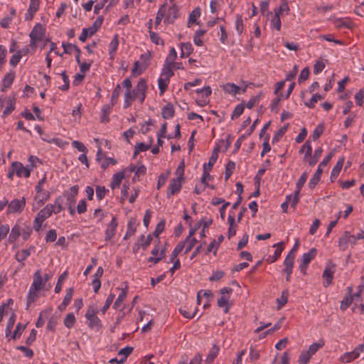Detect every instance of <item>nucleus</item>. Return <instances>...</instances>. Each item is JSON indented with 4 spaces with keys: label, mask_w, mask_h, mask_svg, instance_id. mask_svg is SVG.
<instances>
[{
    "label": "nucleus",
    "mask_w": 364,
    "mask_h": 364,
    "mask_svg": "<svg viewBox=\"0 0 364 364\" xmlns=\"http://www.w3.org/2000/svg\"><path fill=\"white\" fill-rule=\"evenodd\" d=\"M323 277L325 279V281L323 282V286L325 287H328L332 283V280L333 278V271H332L329 268H326L323 272Z\"/></svg>",
    "instance_id": "27"
},
{
    "label": "nucleus",
    "mask_w": 364,
    "mask_h": 364,
    "mask_svg": "<svg viewBox=\"0 0 364 364\" xmlns=\"http://www.w3.org/2000/svg\"><path fill=\"white\" fill-rule=\"evenodd\" d=\"M117 227V222L115 217L112 218V221L108 224L105 231V240H109L115 234V230Z\"/></svg>",
    "instance_id": "15"
},
{
    "label": "nucleus",
    "mask_w": 364,
    "mask_h": 364,
    "mask_svg": "<svg viewBox=\"0 0 364 364\" xmlns=\"http://www.w3.org/2000/svg\"><path fill=\"white\" fill-rule=\"evenodd\" d=\"M111 106L108 105H105L103 106L102 112V114L101 117V122L103 123H107L109 122V114L110 112Z\"/></svg>",
    "instance_id": "41"
},
{
    "label": "nucleus",
    "mask_w": 364,
    "mask_h": 364,
    "mask_svg": "<svg viewBox=\"0 0 364 364\" xmlns=\"http://www.w3.org/2000/svg\"><path fill=\"white\" fill-rule=\"evenodd\" d=\"M322 151L323 150L321 147H318L315 150L314 156L311 157V159L309 161V164L310 166H314L317 163L318 159L320 158L322 154Z\"/></svg>",
    "instance_id": "39"
},
{
    "label": "nucleus",
    "mask_w": 364,
    "mask_h": 364,
    "mask_svg": "<svg viewBox=\"0 0 364 364\" xmlns=\"http://www.w3.org/2000/svg\"><path fill=\"white\" fill-rule=\"evenodd\" d=\"M324 346V341L320 340L317 343H312L309 347L308 350H306L311 356L315 354L319 348Z\"/></svg>",
    "instance_id": "36"
},
{
    "label": "nucleus",
    "mask_w": 364,
    "mask_h": 364,
    "mask_svg": "<svg viewBox=\"0 0 364 364\" xmlns=\"http://www.w3.org/2000/svg\"><path fill=\"white\" fill-rule=\"evenodd\" d=\"M235 168V162L230 161L225 166V180L228 181Z\"/></svg>",
    "instance_id": "38"
},
{
    "label": "nucleus",
    "mask_w": 364,
    "mask_h": 364,
    "mask_svg": "<svg viewBox=\"0 0 364 364\" xmlns=\"http://www.w3.org/2000/svg\"><path fill=\"white\" fill-rule=\"evenodd\" d=\"M127 290L123 289L122 291V292L119 294V295L118 296L117 300L114 303V305H113L114 309H117L120 306L122 301L127 297Z\"/></svg>",
    "instance_id": "40"
},
{
    "label": "nucleus",
    "mask_w": 364,
    "mask_h": 364,
    "mask_svg": "<svg viewBox=\"0 0 364 364\" xmlns=\"http://www.w3.org/2000/svg\"><path fill=\"white\" fill-rule=\"evenodd\" d=\"M181 57H188L193 52V48L191 43H182L181 44Z\"/></svg>",
    "instance_id": "29"
},
{
    "label": "nucleus",
    "mask_w": 364,
    "mask_h": 364,
    "mask_svg": "<svg viewBox=\"0 0 364 364\" xmlns=\"http://www.w3.org/2000/svg\"><path fill=\"white\" fill-rule=\"evenodd\" d=\"M114 297H115V295L114 294H109V296H107V298L106 299L105 304L101 310L102 314H105L107 311V310L109 308L110 305L112 304V303L114 301Z\"/></svg>",
    "instance_id": "55"
},
{
    "label": "nucleus",
    "mask_w": 364,
    "mask_h": 364,
    "mask_svg": "<svg viewBox=\"0 0 364 364\" xmlns=\"http://www.w3.org/2000/svg\"><path fill=\"white\" fill-rule=\"evenodd\" d=\"M39 8V0H31L29 8L27 13L25 14V19L26 21L31 20L34 16V14L38 10Z\"/></svg>",
    "instance_id": "14"
},
{
    "label": "nucleus",
    "mask_w": 364,
    "mask_h": 364,
    "mask_svg": "<svg viewBox=\"0 0 364 364\" xmlns=\"http://www.w3.org/2000/svg\"><path fill=\"white\" fill-rule=\"evenodd\" d=\"M148 67V63H141L136 61L134 63V66L132 69V74L134 77H136L141 75Z\"/></svg>",
    "instance_id": "17"
},
{
    "label": "nucleus",
    "mask_w": 364,
    "mask_h": 364,
    "mask_svg": "<svg viewBox=\"0 0 364 364\" xmlns=\"http://www.w3.org/2000/svg\"><path fill=\"white\" fill-rule=\"evenodd\" d=\"M124 177V170H122L121 171L114 174L112 177V182L110 183V187L112 190L119 186L122 179Z\"/></svg>",
    "instance_id": "19"
},
{
    "label": "nucleus",
    "mask_w": 364,
    "mask_h": 364,
    "mask_svg": "<svg viewBox=\"0 0 364 364\" xmlns=\"http://www.w3.org/2000/svg\"><path fill=\"white\" fill-rule=\"evenodd\" d=\"M353 302V296L352 295L346 296L341 302V309L344 311L347 308L349 307V306Z\"/></svg>",
    "instance_id": "50"
},
{
    "label": "nucleus",
    "mask_w": 364,
    "mask_h": 364,
    "mask_svg": "<svg viewBox=\"0 0 364 364\" xmlns=\"http://www.w3.org/2000/svg\"><path fill=\"white\" fill-rule=\"evenodd\" d=\"M240 89V88L234 83H227L225 85H224L225 91L232 95H235L237 92H238Z\"/></svg>",
    "instance_id": "42"
},
{
    "label": "nucleus",
    "mask_w": 364,
    "mask_h": 364,
    "mask_svg": "<svg viewBox=\"0 0 364 364\" xmlns=\"http://www.w3.org/2000/svg\"><path fill=\"white\" fill-rule=\"evenodd\" d=\"M15 77V75L14 73H9L6 74L3 79V84L1 87V91L4 92L6 88H9L12 85L14 80Z\"/></svg>",
    "instance_id": "23"
},
{
    "label": "nucleus",
    "mask_w": 364,
    "mask_h": 364,
    "mask_svg": "<svg viewBox=\"0 0 364 364\" xmlns=\"http://www.w3.org/2000/svg\"><path fill=\"white\" fill-rule=\"evenodd\" d=\"M120 90H121V87H120V85L118 84L116 86V87L114 88V90H113L112 94L111 101H112V105H114L116 103V102L117 101L119 94H120Z\"/></svg>",
    "instance_id": "59"
},
{
    "label": "nucleus",
    "mask_w": 364,
    "mask_h": 364,
    "mask_svg": "<svg viewBox=\"0 0 364 364\" xmlns=\"http://www.w3.org/2000/svg\"><path fill=\"white\" fill-rule=\"evenodd\" d=\"M147 88L146 82L144 79H140L137 83L135 89L133 90H127V92L129 93V98L133 102L137 97L140 95L141 92H146Z\"/></svg>",
    "instance_id": "10"
},
{
    "label": "nucleus",
    "mask_w": 364,
    "mask_h": 364,
    "mask_svg": "<svg viewBox=\"0 0 364 364\" xmlns=\"http://www.w3.org/2000/svg\"><path fill=\"white\" fill-rule=\"evenodd\" d=\"M349 243L355 245L356 244L355 237L350 235L348 231H345L338 240V247L343 251L348 248Z\"/></svg>",
    "instance_id": "4"
},
{
    "label": "nucleus",
    "mask_w": 364,
    "mask_h": 364,
    "mask_svg": "<svg viewBox=\"0 0 364 364\" xmlns=\"http://www.w3.org/2000/svg\"><path fill=\"white\" fill-rule=\"evenodd\" d=\"M133 351V348L132 347H130V346H127L122 349H121L118 354L119 355H123L124 357L122 358H121L120 360H119V364H122L123 363L125 362V360H127V358L132 353Z\"/></svg>",
    "instance_id": "35"
},
{
    "label": "nucleus",
    "mask_w": 364,
    "mask_h": 364,
    "mask_svg": "<svg viewBox=\"0 0 364 364\" xmlns=\"http://www.w3.org/2000/svg\"><path fill=\"white\" fill-rule=\"evenodd\" d=\"M323 173L322 168L321 167H318L316 173L313 176V177L311 178L309 183V187L311 189H313L315 188V186L317 185L318 181H320L321 176Z\"/></svg>",
    "instance_id": "25"
},
{
    "label": "nucleus",
    "mask_w": 364,
    "mask_h": 364,
    "mask_svg": "<svg viewBox=\"0 0 364 364\" xmlns=\"http://www.w3.org/2000/svg\"><path fill=\"white\" fill-rule=\"evenodd\" d=\"M220 350V347L218 345H213L211 348L208 355H207L205 362L207 364H210L213 362L214 359L217 357Z\"/></svg>",
    "instance_id": "26"
},
{
    "label": "nucleus",
    "mask_w": 364,
    "mask_h": 364,
    "mask_svg": "<svg viewBox=\"0 0 364 364\" xmlns=\"http://www.w3.org/2000/svg\"><path fill=\"white\" fill-rule=\"evenodd\" d=\"M288 301L287 292L282 291V296L279 299H277V302L278 304L277 309H280L282 306H284Z\"/></svg>",
    "instance_id": "54"
},
{
    "label": "nucleus",
    "mask_w": 364,
    "mask_h": 364,
    "mask_svg": "<svg viewBox=\"0 0 364 364\" xmlns=\"http://www.w3.org/2000/svg\"><path fill=\"white\" fill-rule=\"evenodd\" d=\"M45 32L46 29L41 23H37L33 28V30L29 34L31 38L30 46L33 48L35 49L37 48V43L43 39V36H45Z\"/></svg>",
    "instance_id": "2"
},
{
    "label": "nucleus",
    "mask_w": 364,
    "mask_h": 364,
    "mask_svg": "<svg viewBox=\"0 0 364 364\" xmlns=\"http://www.w3.org/2000/svg\"><path fill=\"white\" fill-rule=\"evenodd\" d=\"M26 205V199H14L9 203H8V213H21Z\"/></svg>",
    "instance_id": "6"
},
{
    "label": "nucleus",
    "mask_w": 364,
    "mask_h": 364,
    "mask_svg": "<svg viewBox=\"0 0 364 364\" xmlns=\"http://www.w3.org/2000/svg\"><path fill=\"white\" fill-rule=\"evenodd\" d=\"M343 164H344V158H341L338 161L337 164L333 168L331 173V176H330L331 181H333L337 178V176H338V174L343 166Z\"/></svg>",
    "instance_id": "21"
},
{
    "label": "nucleus",
    "mask_w": 364,
    "mask_h": 364,
    "mask_svg": "<svg viewBox=\"0 0 364 364\" xmlns=\"http://www.w3.org/2000/svg\"><path fill=\"white\" fill-rule=\"evenodd\" d=\"M364 350V344L358 346L353 351L344 353L340 360L342 363H348L357 358Z\"/></svg>",
    "instance_id": "3"
},
{
    "label": "nucleus",
    "mask_w": 364,
    "mask_h": 364,
    "mask_svg": "<svg viewBox=\"0 0 364 364\" xmlns=\"http://www.w3.org/2000/svg\"><path fill=\"white\" fill-rule=\"evenodd\" d=\"M150 38L151 41L155 44H164V41L161 40L159 36L156 33L153 32L152 31H149Z\"/></svg>",
    "instance_id": "63"
},
{
    "label": "nucleus",
    "mask_w": 364,
    "mask_h": 364,
    "mask_svg": "<svg viewBox=\"0 0 364 364\" xmlns=\"http://www.w3.org/2000/svg\"><path fill=\"white\" fill-rule=\"evenodd\" d=\"M22 57L21 51H18L16 54L13 55L10 59V65L15 67L20 61Z\"/></svg>",
    "instance_id": "62"
},
{
    "label": "nucleus",
    "mask_w": 364,
    "mask_h": 364,
    "mask_svg": "<svg viewBox=\"0 0 364 364\" xmlns=\"http://www.w3.org/2000/svg\"><path fill=\"white\" fill-rule=\"evenodd\" d=\"M53 211H55L54 205L52 204L47 205L38 212L34 222L43 223L52 215Z\"/></svg>",
    "instance_id": "11"
},
{
    "label": "nucleus",
    "mask_w": 364,
    "mask_h": 364,
    "mask_svg": "<svg viewBox=\"0 0 364 364\" xmlns=\"http://www.w3.org/2000/svg\"><path fill=\"white\" fill-rule=\"evenodd\" d=\"M4 100L0 99V106L3 107ZM5 101L6 102L7 106L4 111L3 112L4 115H8L11 113V112L15 109V104L11 98H6Z\"/></svg>",
    "instance_id": "22"
},
{
    "label": "nucleus",
    "mask_w": 364,
    "mask_h": 364,
    "mask_svg": "<svg viewBox=\"0 0 364 364\" xmlns=\"http://www.w3.org/2000/svg\"><path fill=\"white\" fill-rule=\"evenodd\" d=\"M21 235V229L18 225L12 228L11 233L9 237V241L12 243L15 242Z\"/></svg>",
    "instance_id": "33"
},
{
    "label": "nucleus",
    "mask_w": 364,
    "mask_h": 364,
    "mask_svg": "<svg viewBox=\"0 0 364 364\" xmlns=\"http://www.w3.org/2000/svg\"><path fill=\"white\" fill-rule=\"evenodd\" d=\"M200 16L199 9H194L190 14L188 18V26L191 23H196L197 18Z\"/></svg>",
    "instance_id": "61"
},
{
    "label": "nucleus",
    "mask_w": 364,
    "mask_h": 364,
    "mask_svg": "<svg viewBox=\"0 0 364 364\" xmlns=\"http://www.w3.org/2000/svg\"><path fill=\"white\" fill-rule=\"evenodd\" d=\"M75 322V317L73 313L68 314L64 319V325L70 328Z\"/></svg>",
    "instance_id": "45"
},
{
    "label": "nucleus",
    "mask_w": 364,
    "mask_h": 364,
    "mask_svg": "<svg viewBox=\"0 0 364 364\" xmlns=\"http://www.w3.org/2000/svg\"><path fill=\"white\" fill-rule=\"evenodd\" d=\"M307 177H308L307 173H306V172L304 173L300 176L299 179L298 180V181L296 183V190L294 191V198H293L292 202H291V207L294 208H295V206L296 205V204L299 202L300 191H301V188L303 187L304 184L306 183Z\"/></svg>",
    "instance_id": "8"
},
{
    "label": "nucleus",
    "mask_w": 364,
    "mask_h": 364,
    "mask_svg": "<svg viewBox=\"0 0 364 364\" xmlns=\"http://www.w3.org/2000/svg\"><path fill=\"white\" fill-rule=\"evenodd\" d=\"M11 166L15 173L18 177L23 176L24 177L28 178L30 176L31 168H30L29 166L25 167L21 162L14 161L11 164Z\"/></svg>",
    "instance_id": "7"
},
{
    "label": "nucleus",
    "mask_w": 364,
    "mask_h": 364,
    "mask_svg": "<svg viewBox=\"0 0 364 364\" xmlns=\"http://www.w3.org/2000/svg\"><path fill=\"white\" fill-rule=\"evenodd\" d=\"M311 357V355L306 350L301 351L299 358V364H306Z\"/></svg>",
    "instance_id": "49"
},
{
    "label": "nucleus",
    "mask_w": 364,
    "mask_h": 364,
    "mask_svg": "<svg viewBox=\"0 0 364 364\" xmlns=\"http://www.w3.org/2000/svg\"><path fill=\"white\" fill-rule=\"evenodd\" d=\"M316 248H311L309 252L304 253L302 255L301 257V262L304 263L309 264L311 261L315 258L316 255Z\"/></svg>",
    "instance_id": "30"
},
{
    "label": "nucleus",
    "mask_w": 364,
    "mask_h": 364,
    "mask_svg": "<svg viewBox=\"0 0 364 364\" xmlns=\"http://www.w3.org/2000/svg\"><path fill=\"white\" fill-rule=\"evenodd\" d=\"M184 248V243L179 242L175 249L173 250L171 255V262H173L174 259L177 257L178 254L183 250Z\"/></svg>",
    "instance_id": "43"
},
{
    "label": "nucleus",
    "mask_w": 364,
    "mask_h": 364,
    "mask_svg": "<svg viewBox=\"0 0 364 364\" xmlns=\"http://www.w3.org/2000/svg\"><path fill=\"white\" fill-rule=\"evenodd\" d=\"M294 256L287 255L284 262V265L285 266L284 269H292L294 264Z\"/></svg>",
    "instance_id": "51"
},
{
    "label": "nucleus",
    "mask_w": 364,
    "mask_h": 364,
    "mask_svg": "<svg viewBox=\"0 0 364 364\" xmlns=\"http://www.w3.org/2000/svg\"><path fill=\"white\" fill-rule=\"evenodd\" d=\"M152 145V139H150L149 143L145 144L143 142L137 143L135 146L136 149L140 151H145L151 148Z\"/></svg>",
    "instance_id": "60"
},
{
    "label": "nucleus",
    "mask_w": 364,
    "mask_h": 364,
    "mask_svg": "<svg viewBox=\"0 0 364 364\" xmlns=\"http://www.w3.org/2000/svg\"><path fill=\"white\" fill-rule=\"evenodd\" d=\"M182 177H176V178L171 179L168 186V190L167 191L168 198H170L171 196H173L181 191L182 187Z\"/></svg>",
    "instance_id": "9"
},
{
    "label": "nucleus",
    "mask_w": 364,
    "mask_h": 364,
    "mask_svg": "<svg viewBox=\"0 0 364 364\" xmlns=\"http://www.w3.org/2000/svg\"><path fill=\"white\" fill-rule=\"evenodd\" d=\"M118 45H119L118 36H117V35H115L114 38L112 39V41H111V43L109 44V48H110L109 55H111L112 58H113V55L114 54V53L116 52V50L117 49Z\"/></svg>",
    "instance_id": "44"
},
{
    "label": "nucleus",
    "mask_w": 364,
    "mask_h": 364,
    "mask_svg": "<svg viewBox=\"0 0 364 364\" xmlns=\"http://www.w3.org/2000/svg\"><path fill=\"white\" fill-rule=\"evenodd\" d=\"M323 129H324L323 125L318 124L316 127V129H314V131L313 132V134H312L313 140L316 141V139H318L321 136V135L323 134Z\"/></svg>",
    "instance_id": "57"
},
{
    "label": "nucleus",
    "mask_w": 364,
    "mask_h": 364,
    "mask_svg": "<svg viewBox=\"0 0 364 364\" xmlns=\"http://www.w3.org/2000/svg\"><path fill=\"white\" fill-rule=\"evenodd\" d=\"M178 9L175 4H173L168 9L167 14H166V17L164 22L167 23H173L175 19L178 17Z\"/></svg>",
    "instance_id": "12"
},
{
    "label": "nucleus",
    "mask_w": 364,
    "mask_h": 364,
    "mask_svg": "<svg viewBox=\"0 0 364 364\" xmlns=\"http://www.w3.org/2000/svg\"><path fill=\"white\" fill-rule=\"evenodd\" d=\"M34 250V247H30L28 249H23L18 251L16 255V258L18 262L24 261L30 255L31 251Z\"/></svg>",
    "instance_id": "28"
},
{
    "label": "nucleus",
    "mask_w": 364,
    "mask_h": 364,
    "mask_svg": "<svg viewBox=\"0 0 364 364\" xmlns=\"http://www.w3.org/2000/svg\"><path fill=\"white\" fill-rule=\"evenodd\" d=\"M355 100L358 105L362 106L363 105L364 91L363 90H359V92L355 95Z\"/></svg>",
    "instance_id": "64"
},
{
    "label": "nucleus",
    "mask_w": 364,
    "mask_h": 364,
    "mask_svg": "<svg viewBox=\"0 0 364 364\" xmlns=\"http://www.w3.org/2000/svg\"><path fill=\"white\" fill-rule=\"evenodd\" d=\"M166 10H167V3H165L161 6V7L159 8V9L156 14V16L155 18V26L156 27L160 24L162 18L165 16V15L166 14Z\"/></svg>",
    "instance_id": "24"
},
{
    "label": "nucleus",
    "mask_w": 364,
    "mask_h": 364,
    "mask_svg": "<svg viewBox=\"0 0 364 364\" xmlns=\"http://www.w3.org/2000/svg\"><path fill=\"white\" fill-rule=\"evenodd\" d=\"M175 110L171 103H168L163 107L161 114L164 119H170L174 116Z\"/></svg>",
    "instance_id": "20"
},
{
    "label": "nucleus",
    "mask_w": 364,
    "mask_h": 364,
    "mask_svg": "<svg viewBox=\"0 0 364 364\" xmlns=\"http://www.w3.org/2000/svg\"><path fill=\"white\" fill-rule=\"evenodd\" d=\"M78 186H73L64 194L67 197L68 204H74L76 202L75 197L78 193Z\"/></svg>",
    "instance_id": "16"
},
{
    "label": "nucleus",
    "mask_w": 364,
    "mask_h": 364,
    "mask_svg": "<svg viewBox=\"0 0 364 364\" xmlns=\"http://www.w3.org/2000/svg\"><path fill=\"white\" fill-rule=\"evenodd\" d=\"M351 22L350 21L346 19L343 20V18H338L335 21V26L338 28L341 27H347L350 28Z\"/></svg>",
    "instance_id": "56"
},
{
    "label": "nucleus",
    "mask_w": 364,
    "mask_h": 364,
    "mask_svg": "<svg viewBox=\"0 0 364 364\" xmlns=\"http://www.w3.org/2000/svg\"><path fill=\"white\" fill-rule=\"evenodd\" d=\"M46 284L43 282V279L41 276V271L37 270L33 275V282L31 285V288L35 289V290H41L43 288Z\"/></svg>",
    "instance_id": "13"
},
{
    "label": "nucleus",
    "mask_w": 364,
    "mask_h": 364,
    "mask_svg": "<svg viewBox=\"0 0 364 364\" xmlns=\"http://www.w3.org/2000/svg\"><path fill=\"white\" fill-rule=\"evenodd\" d=\"M309 75V68H304L300 73L299 78H298V82L299 84H301L303 82L306 80Z\"/></svg>",
    "instance_id": "53"
},
{
    "label": "nucleus",
    "mask_w": 364,
    "mask_h": 364,
    "mask_svg": "<svg viewBox=\"0 0 364 364\" xmlns=\"http://www.w3.org/2000/svg\"><path fill=\"white\" fill-rule=\"evenodd\" d=\"M68 273L67 272H64L60 277H58V282L55 287V292L59 293L62 289V283L67 277Z\"/></svg>",
    "instance_id": "48"
},
{
    "label": "nucleus",
    "mask_w": 364,
    "mask_h": 364,
    "mask_svg": "<svg viewBox=\"0 0 364 364\" xmlns=\"http://www.w3.org/2000/svg\"><path fill=\"white\" fill-rule=\"evenodd\" d=\"M273 247H277V250L274 252V254L273 256H269L267 259V261L270 263L276 262L278 258L281 256V254L284 250V242H280L279 243L274 244Z\"/></svg>",
    "instance_id": "18"
},
{
    "label": "nucleus",
    "mask_w": 364,
    "mask_h": 364,
    "mask_svg": "<svg viewBox=\"0 0 364 364\" xmlns=\"http://www.w3.org/2000/svg\"><path fill=\"white\" fill-rule=\"evenodd\" d=\"M304 151H306L305 159L311 156L312 147L310 142L308 141L301 146L299 153H303Z\"/></svg>",
    "instance_id": "46"
},
{
    "label": "nucleus",
    "mask_w": 364,
    "mask_h": 364,
    "mask_svg": "<svg viewBox=\"0 0 364 364\" xmlns=\"http://www.w3.org/2000/svg\"><path fill=\"white\" fill-rule=\"evenodd\" d=\"M289 125V124H287L286 125H284V127H281L278 131L276 132V133L274 134V136L272 138V144H275L277 141H279V140L286 133V132H287V130L288 129Z\"/></svg>",
    "instance_id": "34"
},
{
    "label": "nucleus",
    "mask_w": 364,
    "mask_h": 364,
    "mask_svg": "<svg viewBox=\"0 0 364 364\" xmlns=\"http://www.w3.org/2000/svg\"><path fill=\"white\" fill-rule=\"evenodd\" d=\"M173 65V64L170 63H165L164 65L161 75H164L168 81H169V78L173 75V72L172 71Z\"/></svg>",
    "instance_id": "31"
},
{
    "label": "nucleus",
    "mask_w": 364,
    "mask_h": 364,
    "mask_svg": "<svg viewBox=\"0 0 364 364\" xmlns=\"http://www.w3.org/2000/svg\"><path fill=\"white\" fill-rule=\"evenodd\" d=\"M39 290H35L33 288H30V290L27 296V304H26V309H28L30 305L36 301L37 299L38 294V291Z\"/></svg>",
    "instance_id": "32"
},
{
    "label": "nucleus",
    "mask_w": 364,
    "mask_h": 364,
    "mask_svg": "<svg viewBox=\"0 0 364 364\" xmlns=\"http://www.w3.org/2000/svg\"><path fill=\"white\" fill-rule=\"evenodd\" d=\"M244 109H245V103L244 102H242V103L237 105L233 110V112L231 115V119L233 120V119L238 118L243 113Z\"/></svg>",
    "instance_id": "37"
},
{
    "label": "nucleus",
    "mask_w": 364,
    "mask_h": 364,
    "mask_svg": "<svg viewBox=\"0 0 364 364\" xmlns=\"http://www.w3.org/2000/svg\"><path fill=\"white\" fill-rule=\"evenodd\" d=\"M168 80H166V78L164 79L162 77H160L158 80V85L160 90V95H163L164 92L166 91L167 87H168Z\"/></svg>",
    "instance_id": "58"
},
{
    "label": "nucleus",
    "mask_w": 364,
    "mask_h": 364,
    "mask_svg": "<svg viewBox=\"0 0 364 364\" xmlns=\"http://www.w3.org/2000/svg\"><path fill=\"white\" fill-rule=\"evenodd\" d=\"M232 292V289L230 287H224L220 289V294L222 296L218 299V305L219 307H225V313H228L230 308V306L228 304L230 296H226L225 294H230Z\"/></svg>",
    "instance_id": "5"
},
{
    "label": "nucleus",
    "mask_w": 364,
    "mask_h": 364,
    "mask_svg": "<svg viewBox=\"0 0 364 364\" xmlns=\"http://www.w3.org/2000/svg\"><path fill=\"white\" fill-rule=\"evenodd\" d=\"M323 98V97L318 94H314L310 101L309 102H306V106L309 107V108H314L315 106V103L318 102V100H321Z\"/></svg>",
    "instance_id": "47"
},
{
    "label": "nucleus",
    "mask_w": 364,
    "mask_h": 364,
    "mask_svg": "<svg viewBox=\"0 0 364 364\" xmlns=\"http://www.w3.org/2000/svg\"><path fill=\"white\" fill-rule=\"evenodd\" d=\"M103 22V17L98 16L92 26L88 28H83L81 35L79 36V40L85 42L88 37L92 36L97 30L101 27Z\"/></svg>",
    "instance_id": "1"
},
{
    "label": "nucleus",
    "mask_w": 364,
    "mask_h": 364,
    "mask_svg": "<svg viewBox=\"0 0 364 364\" xmlns=\"http://www.w3.org/2000/svg\"><path fill=\"white\" fill-rule=\"evenodd\" d=\"M109 191L108 189L105 188V186H96V196L98 200H102L105 194Z\"/></svg>",
    "instance_id": "52"
}]
</instances>
